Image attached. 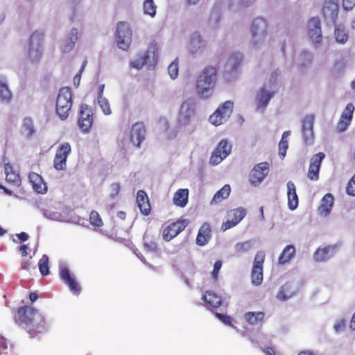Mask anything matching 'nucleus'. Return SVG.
<instances>
[{"mask_svg":"<svg viewBox=\"0 0 355 355\" xmlns=\"http://www.w3.org/2000/svg\"><path fill=\"white\" fill-rule=\"evenodd\" d=\"M249 45L252 50L259 51L264 49L268 43L269 24L263 17H256L252 21Z\"/></svg>","mask_w":355,"mask_h":355,"instance_id":"obj_1","label":"nucleus"},{"mask_svg":"<svg viewBox=\"0 0 355 355\" xmlns=\"http://www.w3.org/2000/svg\"><path fill=\"white\" fill-rule=\"evenodd\" d=\"M16 320L24 324L29 333L40 332L45 326L44 316L37 310L31 306L20 308L16 316Z\"/></svg>","mask_w":355,"mask_h":355,"instance_id":"obj_2","label":"nucleus"},{"mask_svg":"<svg viewBox=\"0 0 355 355\" xmlns=\"http://www.w3.org/2000/svg\"><path fill=\"white\" fill-rule=\"evenodd\" d=\"M216 69L212 66L206 67L198 77L196 92L203 99L210 98L216 83Z\"/></svg>","mask_w":355,"mask_h":355,"instance_id":"obj_3","label":"nucleus"},{"mask_svg":"<svg viewBox=\"0 0 355 355\" xmlns=\"http://www.w3.org/2000/svg\"><path fill=\"white\" fill-rule=\"evenodd\" d=\"M159 50L158 43L151 42L146 51L139 53L130 61V68L140 70L146 66L148 69H153L158 60Z\"/></svg>","mask_w":355,"mask_h":355,"instance_id":"obj_4","label":"nucleus"},{"mask_svg":"<svg viewBox=\"0 0 355 355\" xmlns=\"http://www.w3.org/2000/svg\"><path fill=\"white\" fill-rule=\"evenodd\" d=\"M72 106L71 92L69 87L60 89L56 101V113L61 120L66 119Z\"/></svg>","mask_w":355,"mask_h":355,"instance_id":"obj_5","label":"nucleus"},{"mask_svg":"<svg viewBox=\"0 0 355 355\" xmlns=\"http://www.w3.org/2000/svg\"><path fill=\"white\" fill-rule=\"evenodd\" d=\"M44 34L40 31H35L31 36L28 55L29 60L33 63H37L42 55V42Z\"/></svg>","mask_w":355,"mask_h":355,"instance_id":"obj_6","label":"nucleus"},{"mask_svg":"<svg viewBox=\"0 0 355 355\" xmlns=\"http://www.w3.org/2000/svg\"><path fill=\"white\" fill-rule=\"evenodd\" d=\"M42 212L43 216L49 220L62 223L70 222L69 210L60 204L48 206L42 209Z\"/></svg>","mask_w":355,"mask_h":355,"instance_id":"obj_7","label":"nucleus"},{"mask_svg":"<svg viewBox=\"0 0 355 355\" xmlns=\"http://www.w3.org/2000/svg\"><path fill=\"white\" fill-rule=\"evenodd\" d=\"M116 40L117 46L120 49L123 51L128 50L132 41V31L128 23L120 21L117 24Z\"/></svg>","mask_w":355,"mask_h":355,"instance_id":"obj_8","label":"nucleus"},{"mask_svg":"<svg viewBox=\"0 0 355 355\" xmlns=\"http://www.w3.org/2000/svg\"><path fill=\"white\" fill-rule=\"evenodd\" d=\"M233 106L232 101H225L209 116V122L215 126L225 123L232 113Z\"/></svg>","mask_w":355,"mask_h":355,"instance_id":"obj_9","label":"nucleus"},{"mask_svg":"<svg viewBox=\"0 0 355 355\" xmlns=\"http://www.w3.org/2000/svg\"><path fill=\"white\" fill-rule=\"evenodd\" d=\"M195 114V106L188 100L184 101L179 110L177 117V126L180 128H186L190 124L191 118Z\"/></svg>","mask_w":355,"mask_h":355,"instance_id":"obj_10","label":"nucleus"},{"mask_svg":"<svg viewBox=\"0 0 355 355\" xmlns=\"http://www.w3.org/2000/svg\"><path fill=\"white\" fill-rule=\"evenodd\" d=\"M207 48V41L198 33H193L188 40L187 49L188 53L192 56H200Z\"/></svg>","mask_w":355,"mask_h":355,"instance_id":"obj_11","label":"nucleus"},{"mask_svg":"<svg viewBox=\"0 0 355 355\" xmlns=\"http://www.w3.org/2000/svg\"><path fill=\"white\" fill-rule=\"evenodd\" d=\"M71 153L69 143L62 142L59 145L53 159V167L57 171H64L67 168V160Z\"/></svg>","mask_w":355,"mask_h":355,"instance_id":"obj_12","label":"nucleus"},{"mask_svg":"<svg viewBox=\"0 0 355 355\" xmlns=\"http://www.w3.org/2000/svg\"><path fill=\"white\" fill-rule=\"evenodd\" d=\"M232 145L227 139H222L213 151L209 162L214 166L220 164L231 153Z\"/></svg>","mask_w":355,"mask_h":355,"instance_id":"obj_13","label":"nucleus"},{"mask_svg":"<svg viewBox=\"0 0 355 355\" xmlns=\"http://www.w3.org/2000/svg\"><path fill=\"white\" fill-rule=\"evenodd\" d=\"M269 164L267 162H261L254 166L250 171L248 180L251 185L258 187L268 175Z\"/></svg>","mask_w":355,"mask_h":355,"instance_id":"obj_14","label":"nucleus"},{"mask_svg":"<svg viewBox=\"0 0 355 355\" xmlns=\"http://www.w3.org/2000/svg\"><path fill=\"white\" fill-rule=\"evenodd\" d=\"M59 270L62 280L68 286L70 291L74 295H78L80 292L79 284L77 282L75 277L70 272L64 262H60Z\"/></svg>","mask_w":355,"mask_h":355,"instance_id":"obj_15","label":"nucleus"},{"mask_svg":"<svg viewBox=\"0 0 355 355\" xmlns=\"http://www.w3.org/2000/svg\"><path fill=\"white\" fill-rule=\"evenodd\" d=\"M246 211L243 208H238L229 211L227 214V220L221 226V229L225 231L239 223L245 217Z\"/></svg>","mask_w":355,"mask_h":355,"instance_id":"obj_16","label":"nucleus"},{"mask_svg":"<svg viewBox=\"0 0 355 355\" xmlns=\"http://www.w3.org/2000/svg\"><path fill=\"white\" fill-rule=\"evenodd\" d=\"M93 123V113L91 107L87 105H82L78 119V125L84 132H87L92 128Z\"/></svg>","mask_w":355,"mask_h":355,"instance_id":"obj_17","label":"nucleus"},{"mask_svg":"<svg viewBox=\"0 0 355 355\" xmlns=\"http://www.w3.org/2000/svg\"><path fill=\"white\" fill-rule=\"evenodd\" d=\"M315 117L313 114L306 115L302 121V132L304 141L306 144H311L313 141V124Z\"/></svg>","mask_w":355,"mask_h":355,"instance_id":"obj_18","label":"nucleus"},{"mask_svg":"<svg viewBox=\"0 0 355 355\" xmlns=\"http://www.w3.org/2000/svg\"><path fill=\"white\" fill-rule=\"evenodd\" d=\"M322 13L327 23L334 24L338 15V0H324Z\"/></svg>","mask_w":355,"mask_h":355,"instance_id":"obj_19","label":"nucleus"},{"mask_svg":"<svg viewBox=\"0 0 355 355\" xmlns=\"http://www.w3.org/2000/svg\"><path fill=\"white\" fill-rule=\"evenodd\" d=\"M189 222L187 219H182L168 225L163 231V239L166 241H169L178 234L184 230L188 225Z\"/></svg>","mask_w":355,"mask_h":355,"instance_id":"obj_20","label":"nucleus"},{"mask_svg":"<svg viewBox=\"0 0 355 355\" xmlns=\"http://www.w3.org/2000/svg\"><path fill=\"white\" fill-rule=\"evenodd\" d=\"M354 110L355 107L352 103H349L347 104L337 124V129L339 132H344L350 125L353 118Z\"/></svg>","mask_w":355,"mask_h":355,"instance_id":"obj_21","label":"nucleus"},{"mask_svg":"<svg viewBox=\"0 0 355 355\" xmlns=\"http://www.w3.org/2000/svg\"><path fill=\"white\" fill-rule=\"evenodd\" d=\"M308 34L312 42L319 44L322 40L320 21L318 17L311 18L308 24Z\"/></svg>","mask_w":355,"mask_h":355,"instance_id":"obj_22","label":"nucleus"},{"mask_svg":"<svg viewBox=\"0 0 355 355\" xmlns=\"http://www.w3.org/2000/svg\"><path fill=\"white\" fill-rule=\"evenodd\" d=\"M157 128L168 139H174L178 134V127L170 126V121L166 117H160L157 121Z\"/></svg>","mask_w":355,"mask_h":355,"instance_id":"obj_23","label":"nucleus"},{"mask_svg":"<svg viewBox=\"0 0 355 355\" xmlns=\"http://www.w3.org/2000/svg\"><path fill=\"white\" fill-rule=\"evenodd\" d=\"M274 92L266 86L261 87L256 95L257 107L259 110H264L267 107L270 98L272 97Z\"/></svg>","mask_w":355,"mask_h":355,"instance_id":"obj_24","label":"nucleus"},{"mask_svg":"<svg viewBox=\"0 0 355 355\" xmlns=\"http://www.w3.org/2000/svg\"><path fill=\"white\" fill-rule=\"evenodd\" d=\"M146 130L142 123H135L131 128L130 134V140L132 144L136 147H139L141 143L144 140Z\"/></svg>","mask_w":355,"mask_h":355,"instance_id":"obj_25","label":"nucleus"},{"mask_svg":"<svg viewBox=\"0 0 355 355\" xmlns=\"http://www.w3.org/2000/svg\"><path fill=\"white\" fill-rule=\"evenodd\" d=\"M324 157L325 155L323 153H319L311 158L308 171V178L310 180L313 181L318 180L321 162Z\"/></svg>","mask_w":355,"mask_h":355,"instance_id":"obj_26","label":"nucleus"},{"mask_svg":"<svg viewBox=\"0 0 355 355\" xmlns=\"http://www.w3.org/2000/svg\"><path fill=\"white\" fill-rule=\"evenodd\" d=\"M337 251L336 245L319 248L313 254V259L317 262H324L331 258Z\"/></svg>","mask_w":355,"mask_h":355,"instance_id":"obj_27","label":"nucleus"},{"mask_svg":"<svg viewBox=\"0 0 355 355\" xmlns=\"http://www.w3.org/2000/svg\"><path fill=\"white\" fill-rule=\"evenodd\" d=\"M28 179L35 192L40 194H45L47 192L46 184L40 175L31 172L29 173Z\"/></svg>","mask_w":355,"mask_h":355,"instance_id":"obj_28","label":"nucleus"},{"mask_svg":"<svg viewBox=\"0 0 355 355\" xmlns=\"http://www.w3.org/2000/svg\"><path fill=\"white\" fill-rule=\"evenodd\" d=\"M12 93L9 87L8 80L6 76H0V101L4 104L10 103Z\"/></svg>","mask_w":355,"mask_h":355,"instance_id":"obj_29","label":"nucleus"},{"mask_svg":"<svg viewBox=\"0 0 355 355\" xmlns=\"http://www.w3.org/2000/svg\"><path fill=\"white\" fill-rule=\"evenodd\" d=\"M287 187L288 207L291 210H295L298 207V196L296 193V187L292 181H288Z\"/></svg>","mask_w":355,"mask_h":355,"instance_id":"obj_30","label":"nucleus"},{"mask_svg":"<svg viewBox=\"0 0 355 355\" xmlns=\"http://www.w3.org/2000/svg\"><path fill=\"white\" fill-rule=\"evenodd\" d=\"M334 198L332 194H325L321 200L320 206L318 207V214L323 217H327L331 212Z\"/></svg>","mask_w":355,"mask_h":355,"instance_id":"obj_31","label":"nucleus"},{"mask_svg":"<svg viewBox=\"0 0 355 355\" xmlns=\"http://www.w3.org/2000/svg\"><path fill=\"white\" fill-rule=\"evenodd\" d=\"M137 202L141 212L144 215L148 216L150 212V205L148 198L144 191L139 190L137 192Z\"/></svg>","mask_w":355,"mask_h":355,"instance_id":"obj_32","label":"nucleus"},{"mask_svg":"<svg viewBox=\"0 0 355 355\" xmlns=\"http://www.w3.org/2000/svg\"><path fill=\"white\" fill-rule=\"evenodd\" d=\"M296 249L293 245H286L278 258L279 265L288 263L295 256Z\"/></svg>","mask_w":355,"mask_h":355,"instance_id":"obj_33","label":"nucleus"},{"mask_svg":"<svg viewBox=\"0 0 355 355\" xmlns=\"http://www.w3.org/2000/svg\"><path fill=\"white\" fill-rule=\"evenodd\" d=\"M189 190L187 189H180L174 193L173 202L175 205L179 207H185L188 203Z\"/></svg>","mask_w":355,"mask_h":355,"instance_id":"obj_34","label":"nucleus"},{"mask_svg":"<svg viewBox=\"0 0 355 355\" xmlns=\"http://www.w3.org/2000/svg\"><path fill=\"white\" fill-rule=\"evenodd\" d=\"M243 57L240 53L235 52L232 53L225 65L226 72H234L236 71Z\"/></svg>","mask_w":355,"mask_h":355,"instance_id":"obj_35","label":"nucleus"},{"mask_svg":"<svg viewBox=\"0 0 355 355\" xmlns=\"http://www.w3.org/2000/svg\"><path fill=\"white\" fill-rule=\"evenodd\" d=\"M210 238V227L209 224L204 223L199 229L196 237V243L198 245H205Z\"/></svg>","mask_w":355,"mask_h":355,"instance_id":"obj_36","label":"nucleus"},{"mask_svg":"<svg viewBox=\"0 0 355 355\" xmlns=\"http://www.w3.org/2000/svg\"><path fill=\"white\" fill-rule=\"evenodd\" d=\"M203 300L206 303V306L209 305L211 307L217 308L221 305V297L213 292L207 291L203 295Z\"/></svg>","mask_w":355,"mask_h":355,"instance_id":"obj_37","label":"nucleus"},{"mask_svg":"<svg viewBox=\"0 0 355 355\" xmlns=\"http://www.w3.org/2000/svg\"><path fill=\"white\" fill-rule=\"evenodd\" d=\"M4 171L6 179L7 182L12 183L15 185H19L20 183V178L17 173L13 171L10 164L7 163L4 165Z\"/></svg>","mask_w":355,"mask_h":355,"instance_id":"obj_38","label":"nucleus"},{"mask_svg":"<svg viewBox=\"0 0 355 355\" xmlns=\"http://www.w3.org/2000/svg\"><path fill=\"white\" fill-rule=\"evenodd\" d=\"M264 313L259 312H248L244 315V319L246 322H248L251 325L258 324L259 322H261L264 318Z\"/></svg>","mask_w":355,"mask_h":355,"instance_id":"obj_39","label":"nucleus"},{"mask_svg":"<svg viewBox=\"0 0 355 355\" xmlns=\"http://www.w3.org/2000/svg\"><path fill=\"white\" fill-rule=\"evenodd\" d=\"M231 188L229 184L224 185L219 191H218L214 196L211 204H218L223 200L226 199L230 196Z\"/></svg>","mask_w":355,"mask_h":355,"instance_id":"obj_40","label":"nucleus"},{"mask_svg":"<svg viewBox=\"0 0 355 355\" xmlns=\"http://www.w3.org/2000/svg\"><path fill=\"white\" fill-rule=\"evenodd\" d=\"M157 6L153 0H144L142 3L143 12L151 18L155 17L157 13Z\"/></svg>","mask_w":355,"mask_h":355,"instance_id":"obj_41","label":"nucleus"},{"mask_svg":"<svg viewBox=\"0 0 355 355\" xmlns=\"http://www.w3.org/2000/svg\"><path fill=\"white\" fill-rule=\"evenodd\" d=\"M253 247V241L248 240L243 242L236 243L234 249L237 255H241L249 252Z\"/></svg>","mask_w":355,"mask_h":355,"instance_id":"obj_42","label":"nucleus"},{"mask_svg":"<svg viewBox=\"0 0 355 355\" xmlns=\"http://www.w3.org/2000/svg\"><path fill=\"white\" fill-rule=\"evenodd\" d=\"M334 35L338 43L344 44L348 40V33L345 27L338 26L335 28Z\"/></svg>","mask_w":355,"mask_h":355,"instance_id":"obj_43","label":"nucleus"},{"mask_svg":"<svg viewBox=\"0 0 355 355\" xmlns=\"http://www.w3.org/2000/svg\"><path fill=\"white\" fill-rule=\"evenodd\" d=\"M96 101L103 114L109 116L112 114L111 105L109 100L106 97L96 98Z\"/></svg>","mask_w":355,"mask_h":355,"instance_id":"obj_44","label":"nucleus"},{"mask_svg":"<svg viewBox=\"0 0 355 355\" xmlns=\"http://www.w3.org/2000/svg\"><path fill=\"white\" fill-rule=\"evenodd\" d=\"M251 279L253 285H260L263 281V268L252 266Z\"/></svg>","mask_w":355,"mask_h":355,"instance_id":"obj_45","label":"nucleus"},{"mask_svg":"<svg viewBox=\"0 0 355 355\" xmlns=\"http://www.w3.org/2000/svg\"><path fill=\"white\" fill-rule=\"evenodd\" d=\"M220 20V13L218 10H213L208 19V24L211 28H216Z\"/></svg>","mask_w":355,"mask_h":355,"instance_id":"obj_46","label":"nucleus"},{"mask_svg":"<svg viewBox=\"0 0 355 355\" xmlns=\"http://www.w3.org/2000/svg\"><path fill=\"white\" fill-rule=\"evenodd\" d=\"M39 270L42 276H46L49 272V257L44 254L38 263Z\"/></svg>","mask_w":355,"mask_h":355,"instance_id":"obj_47","label":"nucleus"},{"mask_svg":"<svg viewBox=\"0 0 355 355\" xmlns=\"http://www.w3.org/2000/svg\"><path fill=\"white\" fill-rule=\"evenodd\" d=\"M89 220L91 224L94 226L101 227L103 225V220L98 213L96 211H91L89 214Z\"/></svg>","mask_w":355,"mask_h":355,"instance_id":"obj_48","label":"nucleus"},{"mask_svg":"<svg viewBox=\"0 0 355 355\" xmlns=\"http://www.w3.org/2000/svg\"><path fill=\"white\" fill-rule=\"evenodd\" d=\"M291 297V293L288 291V286L284 285L281 287L277 294V298L279 300L286 301Z\"/></svg>","mask_w":355,"mask_h":355,"instance_id":"obj_49","label":"nucleus"},{"mask_svg":"<svg viewBox=\"0 0 355 355\" xmlns=\"http://www.w3.org/2000/svg\"><path fill=\"white\" fill-rule=\"evenodd\" d=\"M168 74L171 79L174 80L178 77L179 68L177 60L173 61L168 67Z\"/></svg>","mask_w":355,"mask_h":355,"instance_id":"obj_50","label":"nucleus"},{"mask_svg":"<svg viewBox=\"0 0 355 355\" xmlns=\"http://www.w3.org/2000/svg\"><path fill=\"white\" fill-rule=\"evenodd\" d=\"M346 326V320L345 318H340L336 320L334 324V329L336 334L344 331Z\"/></svg>","mask_w":355,"mask_h":355,"instance_id":"obj_51","label":"nucleus"},{"mask_svg":"<svg viewBox=\"0 0 355 355\" xmlns=\"http://www.w3.org/2000/svg\"><path fill=\"white\" fill-rule=\"evenodd\" d=\"M76 42L65 39L61 45V51L64 53H69L74 47Z\"/></svg>","mask_w":355,"mask_h":355,"instance_id":"obj_52","label":"nucleus"},{"mask_svg":"<svg viewBox=\"0 0 355 355\" xmlns=\"http://www.w3.org/2000/svg\"><path fill=\"white\" fill-rule=\"evenodd\" d=\"M265 259V253L263 251L258 252L253 261V266L254 267H261L263 268V264Z\"/></svg>","mask_w":355,"mask_h":355,"instance_id":"obj_53","label":"nucleus"},{"mask_svg":"<svg viewBox=\"0 0 355 355\" xmlns=\"http://www.w3.org/2000/svg\"><path fill=\"white\" fill-rule=\"evenodd\" d=\"M216 317L220 320L222 322H223L226 325H229L232 327L234 329H236V327L232 324V318L227 315H223L219 313H216L215 314Z\"/></svg>","mask_w":355,"mask_h":355,"instance_id":"obj_54","label":"nucleus"},{"mask_svg":"<svg viewBox=\"0 0 355 355\" xmlns=\"http://www.w3.org/2000/svg\"><path fill=\"white\" fill-rule=\"evenodd\" d=\"M346 191L348 195L355 196V174L352 177L348 182Z\"/></svg>","mask_w":355,"mask_h":355,"instance_id":"obj_55","label":"nucleus"},{"mask_svg":"<svg viewBox=\"0 0 355 355\" xmlns=\"http://www.w3.org/2000/svg\"><path fill=\"white\" fill-rule=\"evenodd\" d=\"M288 147V141H280L279 144V155L281 157V159H284L286 153V150Z\"/></svg>","mask_w":355,"mask_h":355,"instance_id":"obj_56","label":"nucleus"},{"mask_svg":"<svg viewBox=\"0 0 355 355\" xmlns=\"http://www.w3.org/2000/svg\"><path fill=\"white\" fill-rule=\"evenodd\" d=\"M110 197L111 198H114L120 191L121 186L119 183H113L110 185Z\"/></svg>","mask_w":355,"mask_h":355,"instance_id":"obj_57","label":"nucleus"},{"mask_svg":"<svg viewBox=\"0 0 355 355\" xmlns=\"http://www.w3.org/2000/svg\"><path fill=\"white\" fill-rule=\"evenodd\" d=\"M78 29L77 28H73L69 32L66 39L73 41L76 43L78 40Z\"/></svg>","mask_w":355,"mask_h":355,"instance_id":"obj_58","label":"nucleus"},{"mask_svg":"<svg viewBox=\"0 0 355 355\" xmlns=\"http://www.w3.org/2000/svg\"><path fill=\"white\" fill-rule=\"evenodd\" d=\"M221 267H222V261H217L215 262L214 266V269L211 272L212 278L214 280L217 279L218 275V273H219V271H220Z\"/></svg>","mask_w":355,"mask_h":355,"instance_id":"obj_59","label":"nucleus"},{"mask_svg":"<svg viewBox=\"0 0 355 355\" xmlns=\"http://www.w3.org/2000/svg\"><path fill=\"white\" fill-rule=\"evenodd\" d=\"M355 6V0H343V7L346 10H351Z\"/></svg>","mask_w":355,"mask_h":355,"instance_id":"obj_60","label":"nucleus"},{"mask_svg":"<svg viewBox=\"0 0 355 355\" xmlns=\"http://www.w3.org/2000/svg\"><path fill=\"white\" fill-rule=\"evenodd\" d=\"M7 349L8 347L5 339L0 336V355L7 354L8 352H4V350H6Z\"/></svg>","mask_w":355,"mask_h":355,"instance_id":"obj_61","label":"nucleus"},{"mask_svg":"<svg viewBox=\"0 0 355 355\" xmlns=\"http://www.w3.org/2000/svg\"><path fill=\"white\" fill-rule=\"evenodd\" d=\"M85 64H86V62H84L82 66H81V69L80 70V72L79 73L76 74L75 76V77L73 78V83L74 85L78 87L80 84V74L81 73L83 72V71L84 70V68L85 67Z\"/></svg>","mask_w":355,"mask_h":355,"instance_id":"obj_62","label":"nucleus"},{"mask_svg":"<svg viewBox=\"0 0 355 355\" xmlns=\"http://www.w3.org/2000/svg\"><path fill=\"white\" fill-rule=\"evenodd\" d=\"M144 247L148 252H155L157 250V245L153 241L150 243H145Z\"/></svg>","mask_w":355,"mask_h":355,"instance_id":"obj_63","label":"nucleus"},{"mask_svg":"<svg viewBox=\"0 0 355 355\" xmlns=\"http://www.w3.org/2000/svg\"><path fill=\"white\" fill-rule=\"evenodd\" d=\"M263 351L266 355H275L276 354L275 349L271 347H266Z\"/></svg>","mask_w":355,"mask_h":355,"instance_id":"obj_64","label":"nucleus"}]
</instances>
